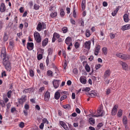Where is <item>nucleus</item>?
Wrapping results in <instances>:
<instances>
[{
  "instance_id": "nucleus-1",
  "label": "nucleus",
  "mask_w": 130,
  "mask_h": 130,
  "mask_svg": "<svg viewBox=\"0 0 130 130\" xmlns=\"http://www.w3.org/2000/svg\"><path fill=\"white\" fill-rule=\"evenodd\" d=\"M9 59L7 58L6 59H4L3 61V64L6 69L8 71H10L11 69V66L10 62L9 61Z\"/></svg>"
},
{
  "instance_id": "nucleus-2",
  "label": "nucleus",
  "mask_w": 130,
  "mask_h": 130,
  "mask_svg": "<svg viewBox=\"0 0 130 130\" xmlns=\"http://www.w3.org/2000/svg\"><path fill=\"white\" fill-rule=\"evenodd\" d=\"M116 56L117 57L124 59H128L130 58V56L129 55L122 53H118L116 54Z\"/></svg>"
},
{
  "instance_id": "nucleus-3",
  "label": "nucleus",
  "mask_w": 130,
  "mask_h": 130,
  "mask_svg": "<svg viewBox=\"0 0 130 130\" xmlns=\"http://www.w3.org/2000/svg\"><path fill=\"white\" fill-rule=\"evenodd\" d=\"M1 57V58H3V60L4 59L5 60L7 58L9 59V57L8 56H6V49L5 47H3L2 48Z\"/></svg>"
},
{
  "instance_id": "nucleus-4",
  "label": "nucleus",
  "mask_w": 130,
  "mask_h": 130,
  "mask_svg": "<svg viewBox=\"0 0 130 130\" xmlns=\"http://www.w3.org/2000/svg\"><path fill=\"white\" fill-rule=\"evenodd\" d=\"M34 36L35 40L37 42L39 43L41 41V37L39 34L38 32H35Z\"/></svg>"
},
{
  "instance_id": "nucleus-5",
  "label": "nucleus",
  "mask_w": 130,
  "mask_h": 130,
  "mask_svg": "<svg viewBox=\"0 0 130 130\" xmlns=\"http://www.w3.org/2000/svg\"><path fill=\"white\" fill-rule=\"evenodd\" d=\"M103 109V106L101 105L97 111L98 113L100 116H102L104 115L105 112L104 111L102 110Z\"/></svg>"
},
{
  "instance_id": "nucleus-6",
  "label": "nucleus",
  "mask_w": 130,
  "mask_h": 130,
  "mask_svg": "<svg viewBox=\"0 0 130 130\" xmlns=\"http://www.w3.org/2000/svg\"><path fill=\"white\" fill-rule=\"evenodd\" d=\"M27 100V97L26 95H23L21 98L18 99L19 103L20 104H23Z\"/></svg>"
},
{
  "instance_id": "nucleus-7",
  "label": "nucleus",
  "mask_w": 130,
  "mask_h": 130,
  "mask_svg": "<svg viewBox=\"0 0 130 130\" xmlns=\"http://www.w3.org/2000/svg\"><path fill=\"white\" fill-rule=\"evenodd\" d=\"M44 100L46 101H48L50 97V93L47 91H46L44 95Z\"/></svg>"
},
{
  "instance_id": "nucleus-8",
  "label": "nucleus",
  "mask_w": 130,
  "mask_h": 130,
  "mask_svg": "<svg viewBox=\"0 0 130 130\" xmlns=\"http://www.w3.org/2000/svg\"><path fill=\"white\" fill-rule=\"evenodd\" d=\"M60 80H54L53 82V86L55 88H57L59 86Z\"/></svg>"
},
{
  "instance_id": "nucleus-9",
  "label": "nucleus",
  "mask_w": 130,
  "mask_h": 130,
  "mask_svg": "<svg viewBox=\"0 0 130 130\" xmlns=\"http://www.w3.org/2000/svg\"><path fill=\"white\" fill-rule=\"evenodd\" d=\"M27 47L29 50H32L34 48V44L32 42H28L27 44Z\"/></svg>"
},
{
  "instance_id": "nucleus-10",
  "label": "nucleus",
  "mask_w": 130,
  "mask_h": 130,
  "mask_svg": "<svg viewBox=\"0 0 130 130\" xmlns=\"http://www.w3.org/2000/svg\"><path fill=\"white\" fill-rule=\"evenodd\" d=\"M118 107L117 105H116L113 107L111 112V113L112 115H115L116 114L117 112V109Z\"/></svg>"
},
{
  "instance_id": "nucleus-11",
  "label": "nucleus",
  "mask_w": 130,
  "mask_h": 130,
  "mask_svg": "<svg viewBox=\"0 0 130 130\" xmlns=\"http://www.w3.org/2000/svg\"><path fill=\"white\" fill-rule=\"evenodd\" d=\"M91 42L90 41H86L84 43V47L86 48L89 49L90 48Z\"/></svg>"
},
{
  "instance_id": "nucleus-12",
  "label": "nucleus",
  "mask_w": 130,
  "mask_h": 130,
  "mask_svg": "<svg viewBox=\"0 0 130 130\" xmlns=\"http://www.w3.org/2000/svg\"><path fill=\"white\" fill-rule=\"evenodd\" d=\"M6 10V7L4 3H2L1 4L0 9V11L1 12H4Z\"/></svg>"
},
{
  "instance_id": "nucleus-13",
  "label": "nucleus",
  "mask_w": 130,
  "mask_h": 130,
  "mask_svg": "<svg viewBox=\"0 0 130 130\" xmlns=\"http://www.w3.org/2000/svg\"><path fill=\"white\" fill-rule=\"evenodd\" d=\"M130 28V25L129 24H126L123 26L121 29L123 31H124L126 30L129 29Z\"/></svg>"
},
{
  "instance_id": "nucleus-14",
  "label": "nucleus",
  "mask_w": 130,
  "mask_h": 130,
  "mask_svg": "<svg viewBox=\"0 0 130 130\" xmlns=\"http://www.w3.org/2000/svg\"><path fill=\"white\" fill-rule=\"evenodd\" d=\"M120 64L124 69L126 70L127 69V65L125 63L121 61L120 62Z\"/></svg>"
},
{
  "instance_id": "nucleus-15",
  "label": "nucleus",
  "mask_w": 130,
  "mask_h": 130,
  "mask_svg": "<svg viewBox=\"0 0 130 130\" xmlns=\"http://www.w3.org/2000/svg\"><path fill=\"white\" fill-rule=\"evenodd\" d=\"M60 96V93L59 92V91H57L55 93L54 97L55 99L57 100H58Z\"/></svg>"
},
{
  "instance_id": "nucleus-16",
  "label": "nucleus",
  "mask_w": 130,
  "mask_h": 130,
  "mask_svg": "<svg viewBox=\"0 0 130 130\" xmlns=\"http://www.w3.org/2000/svg\"><path fill=\"white\" fill-rule=\"evenodd\" d=\"M110 74V71L109 70H108L105 71L104 73V76L105 78H107L109 76Z\"/></svg>"
},
{
  "instance_id": "nucleus-17",
  "label": "nucleus",
  "mask_w": 130,
  "mask_h": 130,
  "mask_svg": "<svg viewBox=\"0 0 130 130\" xmlns=\"http://www.w3.org/2000/svg\"><path fill=\"white\" fill-rule=\"evenodd\" d=\"M33 91L32 89L31 88H30L25 89L23 91V92L25 93H30L31 92H32Z\"/></svg>"
},
{
  "instance_id": "nucleus-18",
  "label": "nucleus",
  "mask_w": 130,
  "mask_h": 130,
  "mask_svg": "<svg viewBox=\"0 0 130 130\" xmlns=\"http://www.w3.org/2000/svg\"><path fill=\"white\" fill-rule=\"evenodd\" d=\"M86 1L85 0H82L81 3L82 9L83 10H84L85 7Z\"/></svg>"
},
{
  "instance_id": "nucleus-19",
  "label": "nucleus",
  "mask_w": 130,
  "mask_h": 130,
  "mask_svg": "<svg viewBox=\"0 0 130 130\" xmlns=\"http://www.w3.org/2000/svg\"><path fill=\"white\" fill-rule=\"evenodd\" d=\"M48 39L46 38L42 41V45L43 46H44L46 45L48 43Z\"/></svg>"
},
{
  "instance_id": "nucleus-20",
  "label": "nucleus",
  "mask_w": 130,
  "mask_h": 130,
  "mask_svg": "<svg viewBox=\"0 0 130 130\" xmlns=\"http://www.w3.org/2000/svg\"><path fill=\"white\" fill-rule=\"evenodd\" d=\"M42 28V25L41 22H40L38 24L37 27V29L39 31H40L41 30V29Z\"/></svg>"
},
{
  "instance_id": "nucleus-21",
  "label": "nucleus",
  "mask_w": 130,
  "mask_h": 130,
  "mask_svg": "<svg viewBox=\"0 0 130 130\" xmlns=\"http://www.w3.org/2000/svg\"><path fill=\"white\" fill-rule=\"evenodd\" d=\"M123 18L124 21L125 22H127L128 21V16L127 14H125L124 15Z\"/></svg>"
},
{
  "instance_id": "nucleus-22",
  "label": "nucleus",
  "mask_w": 130,
  "mask_h": 130,
  "mask_svg": "<svg viewBox=\"0 0 130 130\" xmlns=\"http://www.w3.org/2000/svg\"><path fill=\"white\" fill-rule=\"evenodd\" d=\"M80 82L82 83L85 84L86 83V80L83 78L82 77H80Z\"/></svg>"
},
{
  "instance_id": "nucleus-23",
  "label": "nucleus",
  "mask_w": 130,
  "mask_h": 130,
  "mask_svg": "<svg viewBox=\"0 0 130 130\" xmlns=\"http://www.w3.org/2000/svg\"><path fill=\"white\" fill-rule=\"evenodd\" d=\"M89 122L91 125H93L95 123L94 120L92 118H90L89 119Z\"/></svg>"
},
{
  "instance_id": "nucleus-24",
  "label": "nucleus",
  "mask_w": 130,
  "mask_h": 130,
  "mask_svg": "<svg viewBox=\"0 0 130 130\" xmlns=\"http://www.w3.org/2000/svg\"><path fill=\"white\" fill-rule=\"evenodd\" d=\"M71 39L70 37H68L65 40V43L67 44H68L70 41L71 40Z\"/></svg>"
},
{
  "instance_id": "nucleus-25",
  "label": "nucleus",
  "mask_w": 130,
  "mask_h": 130,
  "mask_svg": "<svg viewBox=\"0 0 130 130\" xmlns=\"http://www.w3.org/2000/svg\"><path fill=\"white\" fill-rule=\"evenodd\" d=\"M85 69L87 72H90V67L88 64H87L85 66Z\"/></svg>"
},
{
  "instance_id": "nucleus-26",
  "label": "nucleus",
  "mask_w": 130,
  "mask_h": 130,
  "mask_svg": "<svg viewBox=\"0 0 130 130\" xmlns=\"http://www.w3.org/2000/svg\"><path fill=\"white\" fill-rule=\"evenodd\" d=\"M123 124L125 125L127 123V118L125 116H124L123 117Z\"/></svg>"
},
{
  "instance_id": "nucleus-27",
  "label": "nucleus",
  "mask_w": 130,
  "mask_h": 130,
  "mask_svg": "<svg viewBox=\"0 0 130 130\" xmlns=\"http://www.w3.org/2000/svg\"><path fill=\"white\" fill-rule=\"evenodd\" d=\"M63 107L67 110H69L71 108L70 105L69 104L64 105L63 106Z\"/></svg>"
},
{
  "instance_id": "nucleus-28",
  "label": "nucleus",
  "mask_w": 130,
  "mask_h": 130,
  "mask_svg": "<svg viewBox=\"0 0 130 130\" xmlns=\"http://www.w3.org/2000/svg\"><path fill=\"white\" fill-rule=\"evenodd\" d=\"M103 54L105 55H106L107 53V48L104 47L102 49Z\"/></svg>"
},
{
  "instance_id": "nucleus-29",
  "label": "nucleus",
  "mask_w": 130,
  "mask_h": 130,
  "mask_svg": "<svg viewBox=\"0 0 130 130\" xmlns=\"http://www.w3.org/2000/svg\"><path fill=\"white\" fill-rule=\"evenodd\" d=\"M57 15V12H54L52 13L50 15V16L52 18L55 17Z\"/></svg>"
},
{
  "instance_id": "nucleus-30",
  "label": "nucleus",
  "mask_w": 130,
  "mask_h": 130,
  "mask_svg": "<svg viewBox=\"0 0 130 130\" xmlns=\"http://www.w3.org/2000/svg\"><path fill=\"white\" fill-rule=\"evenodd\" d=\"M86 36L88 37H89L90 35V30L88 29H87L86 30Z\"/></svg>"
},
{
  "instance_id": "nucleus-31",
  "label": "nucleus",
  "mask_w": 130,
  "mask_h": 130,
  "mask_svg": "<svg viewBox=\"0 0 130 130\" xmlns=\"http://www.w3.org/2000/svg\"><path fill=\"white\" fill-rule=\"evenodd\" d=\"M122 114V111L121 109L119 110L118 111V115L119 117H120Z\"/></svg>"
},
{
  "instance_id": "nucleus-32",
  "label": "nucleus",
  "mask_w": 130,
  "mask_h": 130,
  "mask_svg": "<svg viewBox=\"0 0 130 130\" xmlns=\"http://www.w3.org/2000/svg\"><path fill=\"white\" fill-rule=\"evenodd\" d=\"M40 7L39 5L38 4H35L34 6V9L35 10H38Z\"/></svg>"
},
{
  "instance_id": "nucleus-33",
  "label": "nucleus",
  "mask_w": 130,
  "mask_h": 130,
  "mask_svg": "<svg viewBox=\"0 0 130 130\" xmlns=\"http://www.w3.org/2000/svg\"><path fill=\"white\" fill-rule=\"evenodd\" d=\"M29 73L31 77H33L34 76V74L33 71L31 69L29 70Z\"/></svg>"
},
{
  "instance_id": "nucleus-34",
  "label": "nucleus",
  "mask_w": 130,
  "mask_h": 130,
  "mask_svg": "<svg viewBox=\"0 0 130 130\" xmlns=\"http://www.w3.org/2000/svg\"><path fill=\"white\" fill-rule=\"evenodd\" d=\"M65 14V13L64 11L62 9H60V15L61 17L64 16Z\"/></svg>"
},
{
  "instance_id": "nucleus-35",
  "label": "nucleus",
  "mask_w": 130,
  "mask_h": 130,
  "mask_svg": "<svg viewBox=\"0 0 130 130\" xmlns=\"http://www.w3.org/2000/svg\"><path fill=\"white\" fill-rule=\"evenodd\" d=\"M47 74L48 76H52L53 72L51 71L48 70L47 71Z\"/></svg>"
},
{
  "instance_id": "nucleus-36",
  "label": "nucleus",
  "mask_w": 130,
  "mask_h": 130,
  "mask_svg": "<svg viewBox=\"0 0 130 130\" xmlns=\"http://www.w3.org/2000/svg\"><path fill=\"white\" fill-rule=\"evenodd\" d=\"M53 36L54 37H56L58 39L60 37V35H59V34L56 32H55Z\"/></svg>"
},
{
  "instance_id": "nucleus-37",
  "label": "nucleus",
  "mask_w": 130,
  "mask_h": 130,
  "mask_svg": "<svg viewBox=\"0 0 130 130\" xmlns=\"http://www.w3.org/2000/svg\"><path fill=\"white\" fill-rule=\"evenodd\" d=\"M90 90V89L89 87H86L85 88H83L82 89V91H85L88 92Z\"/></svg>"
},
{
  "instance_id": "nucleus-38",
  "label": "nucleus",
  "mask_w": 130,
  "mask_h": 130,
  "mask_svg": "<svg viewBox=\"0 0 130 130\" xmlns=\"http://www.w3.org/2000/svg\"><path fill=\"white\" fill-rule=\"evenodd\" d=\"M62 30L64 33H66L68 31L67 28L66 27H63L62 29Z\"/></svg>"
},
{
  "instance_id": "nucleus-39",
  "label": "nucleus",
  "mask_w": 130,
  "mask_h": 130,
  "mask_svg": "<svg viewBox=\"0 0 130 130\" xmlns=\"http://www.w3.org/2000/svg\"><path fill=\"white\" fill-rule=\"evenodd\" d=\"M100 49V45H98L96 47L95 50L99 52Z\"/></svg>"
},
{
  "instance_id": "nucleus-40",
  "label": "nucleus",
  "mask_w": 130,
  "mask_h": 130,
  "mask_svg": "<svg viewBox=\"0 0 130 130\" xmlns=\"http://www.w3.org/2000/svg\"><path fill=\"white\" fill-rule=\"evenodd\" d=\"M103 124L102 123H99L97 125V127L98 128V129H99L101 127L103 126Z\"/></svg>"
},
{
  "instance_id": "nucleus-41",
  "label": "nucleus",
  "mask_w": 130,
  "mask_h": 130,
  "mask_svg": "<svg viewBox=\"0 0 130 130\" xmlns=\"http://www.w3.org/2000/svg\"><path fill=\"white\" fill-rule=\"evenodd\" d=\"M67 97V96L66 95H63L62 96L61 98H60V101H62L63 100H64L65 99H66Z\"/></svg>"
},
{
  "instance_id": "nucleus-42",
  "label": "nucleus",
  "mask_w": 130,
  "mask_h": 130,
  "mask_svg": "<svg viewBox=\"0 0 130 130\" xmlns=\"http://www.w3.org/2000/svg\"><path fill=\"white\" fill-rule=\"evenodd\" d=\"M12 93L11 90H10L8 91L7 93V96L8 98H10L11 96V95Z\"/></svg>"
},
{
  "instance_id": "nucleus-43",
  "label": "nucleus",
  "mask_w": 130,
  "mask_h": 130,
  "mask_svg": "<svg viewBox=\"0 0 130 130\" xmlns=\"http://www.w3.org/2000/svg\"><path fill=\"white\" fill-rule=\"evenodd\" d=\"M42 58V55L41 54H39L38 55L37 57L38 60H40Z\"/></svg>"
},
{
  "instance_id": "nucleus-44",
  "label": "nucleus",
  "mask_w": 130,
  "mask_h": 130,
  "mask_svg": "<svg viewBox=\"0 0 130 130\" xmlns=\"http://www.w3.org/2000/svg\"><path fill=\"white\" fill-rule=\"evenodd\" d=\"M8 39V37L6 34H5L4 36V41H6Z\"/></svg>"
},
{
  "instance_id": "nucleus-45",
  "label": "nucleus",
  "mask_w": 130,
  "mask_h": 130,
  "mask_svg": "<svg viewBox=\"0 0 130 130\" xmlns=\"http://www.w3.org/2000/svg\"><path fill=\"white\" fill-rule=\"evenodd\" d=\"M24 123L23 122H21L19 124V126L21 128H23L24 126Z\"/></svg>"
},
{
  "instance_id": "nucleus-46",
  "label": "nucleus",
  "mask_w": 130,
  "mask_h": 130,
  "mask_svg": "<svg viewBox=\"0 0 130 130\" xmlns=\"http://www.w3.org/2000/svg\"><path fill=\"white\" fill-rule=\"evenodd\" d=\"M74 46L76 48H78L79 46L78 43V42H76L74 44Z\"/></svg>"
},
{
  "instance_id": "nucleus-47",
  "label": "nucleus",
  "mask_w": 130,
  "mask_h": 130,
  "mask_svg": "<svg viewBox=\"0 0 130 130\" xmlns=\"http://www.w3.org/2000/svg\"><path fill=\"white\" fill-rule=\"evenodd\" d=\"M73 72L74 73L76 74H77L78 73V70L76 68L74 69L73 70Z\"/></svg>"
},
{
  "instance_id": "nucleus-48",
  "label": "nucleus",
  "mask_w": 130,
  "mask_h": 130,
  "mask_svg": "<svg viewBox=\"0 0 130 130\" xmlns=\"http://www.w3.org/2000/svg\"><path fill=\"white\" fill-rule=\"evenodd\" d=\"M109 36L110 38L111 39L115 37V35L114 34L111 33L110 34Z\"/></svg>"
},
{
  "instance_id": "nucleus-49",
  "label": "nucleus",
  "mask_w": 130,
  "mask_h": 130,
  "mask_svg": "<svg viewBox=\"0 0 130 130\" xmlns=\"http://www.w3.org/2000/svg\"><path fill=\"white\" fill-rule=\"evenodd\" d=\"M16 109L14 107L12 108L11 109V112L12 113H13L14 111H16Z\"/></svg>"
},
{
  "instance_id": "nucleus-50",
  "label": "nucleus",
  "mask_w": 130,
  "mask_h": 130,
  "mask_svg": "<svg viewBox=\"0 0 130 130\" xmlns=\"http://www.w3.org/2000/svg\"><path fill=\"white\" fill-rule=\"evenodd\" d=\"M44 126V124L43 123H41V124L40 125L39 127L41 129H42L43 128Z\"/></svg>"
},
{
  "instance_id": "nucleus-51",
  "label": "nucleus",
  "mask_w": 130,
  "mask_h": 130,
  "mask_svg": "<svg viewBox=\"0 0 130 130\" xmlns=\"http://www.w3.org/2000/svg\"><path fill=\"white\" fill-rule=\"evenodd\" d=\"M24 107L26 109H28L29 108V106L28 104H26L25 105Z\"/></svg>"
},
{
  "instance_id": "nucleus-52",
  "label": "nucleus",
  "mask_w": 130,
  "mask_h": 130,
  "mask_svg": "<svg viewBox=\"0 0 130 130\" xmlns=\"http://www.w3.org/2000/svg\"><path fill=\"white\" fill-rule=\"evenodd\" d=\"M100 67V64H98L96 65L95 67V68L96 70H97L99 69Z\"/></svg>"
},
{
  "instance_id": "nucleus-53",
  "label": "nucleus",
  "mask_w": 130,
  "mask_h": 130,
  "mask_svg": "<svg viewBox=\"0 0 130 130\" xmlns=\"http://www.w3.org/2000/svg\"><path fill=\"white\" fill-rule=\"evenodd\" d=\"M75 110L77 113H80V110L78 108H76V109Z\"/></svg>"
},
{
  "instance_id": "nucleus-54",
  "label": "nucleus",
  "mask_w": 130,
  "mask_h": 130,
  "mask_svg": "<svg viewBox=\"0 0 130 130\" xmlns=\"http://www.w3.org/2000/svg\"><path fill=\"white\" fill-rule=\"evenodd\" d=\"M103 5L104 7H106L107 5V2H103Z\"/></svg>"
},
{
  "instance_id": "nucleus-55",
  "label": "nucleus",
  "mask_w": 130,
  "mask_h": 130,
  "mask_svg": "<svg viewBox=\"0 0 130 130\" xmlns=\"http://www.w3.org/2000/svg\"><path fill=\"white\" fill-rule=\"evenodd\" d=\"M46 62L47 66H48V64L49 63V59L48 57H47V59L46 60Z\"/></svg>"
},
{
  "instance_id": "nucleus-56",
  "label": "nucleus",
  "mask_w": 130,
  "mask_h": 130,
  "mask_svg": "<svg viewBox=\"0 0 130 130\" xmlns=\"http://www.w3.org/2000/svg\"><path fill=\"white\" fill-rule=\"evenodd\" d=\"M70 21H71V22L72 23V24H74V25L75 24V22L74 20L71 19Z\"/></svg>"
},
{
  "instance_id": "nucleus-57",
  "label": "nucleus",
  "mask_w": 130,
  "mask_h": 130,
  "mask_svg": "<svg viewBox=\"0 0 130 130\" xmlns=\"http://www.w3.org/2000/svg\"><path fill=\"white\" fill-rule=\"evenodd\" d=\"M72 83L71 82L70 80H68L67 82V84L69 86L71 85Z\"/></svg>"
},
{
  "instance_id": "nucleus-58",
  "label": "nucleus",
  "mask_w": 130,
  "mask_h": 130,
  "mask_svg": "<svg viewBox=\"0 0 130 130\" xmlns=\"http://www.w3.org/2000/svg\"><path fill=\"white\" fill-rule=\"evenodd\" d=\"M117 12H116V11L115 10L112 13V15L113 16H115Z\"/></svg>"
},
{
  "instance_id": "nucleus-59",
  "label": "nucleus",
  "mask_w": 130,
  "mask_h": 130,
  "mask_svg": "<svg viewBox=\"0 0 130 130\" xmlns=\"http://www.w3.org/2000/svg\"><path fill=\"white\" fill-rule=\"evenodd\" d=\"M35 108L38 110H40V108L39 106L38 105L36 106Z\"/></svg>"
},
{
  "instance_id": "nucleus-60",
  "label": "nucleus",
  "mask_w": 130,
  "mask_h": 130,
  "mask_svg": "<svg viewBox=\"0 0 130 130\" xmlns=\"http://www.w3.org/2000/svg\"><path fill=\"white\" fill-rule=\"evenodd\" d=\"M70 9L69 8L67 7L66 8V10L67 11V13L68 14H69L70 12Z\"/></svg>"
},
{
  "instance_id": "nucleus-61",
  "label": "nucleus",
  "mask_w": 130,
  "mask_h": 130,
  "mask_svg": "<svg viewBox=\"0 0 130 130\" xmlns=\"http://www.w3.org/2000/svg\"><path fill=\"white\" fill-rule=\"evenodd\" d=\"M9 44L11 46L12 48L13 47L14 44L13 42L10 41L9 42Z\"/></svg>"
},
{
  "instance_id": "nucleus-62",
  "label": "nucleus",
  "mask_w": 130,
  "mask_h": 130,
  "mask_svg": "<svg viewBox=\"0 0 130 130\" xmlns=\"http://www.w3.org/2000/svg\"><path fill=\"white\" fill-rule=\"evenodd\" d=\"M44 89V87H41L39 90V91L40 92H41Z\"/></svg>"
},
{
  "instance_id": "nucleus-63",
  "label": "nucleus",
  "mask_w": 130,
  "mask_h": 130,
  "mask_svg": "<svg viewBox=\"0 0 130 130\" xmlns=\"http://www.w3.org/2000/svg\"><path fill=\"white\" fill-rule=\"evenodd\" d=\"M63 128L65 129H68L69 128L68 126L66 125V124H65L63 126Z\"/></svg>"
},
{
  "instance_id": "nucleus-64",
  "label": "nucleus",
  "mask_w": 130,
  "mask_h": 130,
  "mask_svg": "<svg viewBox=\"0 0 130 130\" xmlns=\"http://www.w3.org/2000/svg\"><path fill=\"white\" fill-rule=\"evenodd\" d=\"M40 68L41 69H43L44 67L43 66V64L42 63H40Z\"/></svg>"
}]
</instances>
